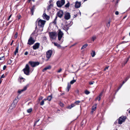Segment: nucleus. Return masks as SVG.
<instances>
[{"mask_svg":"<svg viewBox=\"0 0 130 130\" xmlns=\"http://www.w3.org/2000/svg\"><path fill=\"white\" fill-rule=\"evenodd\" d=\"M23 71L24 73L26 75H28L30 74V72L29 66V65L26 64L25 68L23 69Z\"/></svg>","mask_w":130,"mask_h":130,"instance_id":"obj_1","label":"nucleus"},{"mask_svg":"<svg viewBox=\"0 0 130 130\" xmlns=\"http://www.w3.org/2000/svg\"><path fill=\"white\" fill-rule=\"evenodd\" d=\"M50 38L52 40L55 39L56 38L57 34L55 32H51L49 33Z\"/></svg>","mask_w":130,"mask_h":130,"instance_id":"obj_2","label":"nucleus"},{"mask_svg":"<svg viewBox=\"0 0 130 130\" xmlns=\"http://www.w3.org/2000/svg\"><path fill=\"white\" fill-rule=\"evenodd\" d=\"M45 22V21L40 19L38 21V25L40 27H43Z\"/></svg>","mask_w":130,"mask_h":130,"instance_id":"obj_3","label":"nucleus"},{"mask_svg":"<svg viewBox=\"0 0 130 130\" xmlns=\"http://www.w3.org/2000/svg\"><path fill=\"white\" fill-rule=\"evenodd\" d=\"M52 50H49L47 51L46 52V57L48 59L47 60L50 58L52 54Z\"/></svg>","mask_w":130,"mask_h":130,"instance_id":"obj_4","label":"nucleus"},{"mask_svg":"<svg viewBox=\"0 0 130 130\" xmlns=\"http://www.w3.org/2000/svg\"><path fill=\"white\" fill-rule=\"evenodd\" d=\"M126 118L125 116H121L120 117L118 120V123L119 124H121L122 123L125 121V119Z\"/></svg>","mask_w":130,"mask_h":130,"instance_id":"obj_5","label":"nucleus"},{"mask_svg":"<svg viewBox=\"0 0 130 130\" xmlns=\"http://www.w3.org/2000/svg\"><path fill=\"white\" fill-rule=\"evenodd\" d=\"M65 0H61V1H58L56 2L57 6L59 7H61L64 4Z\"/></svg>","mask_w":130,"mask_h":130,"instance_id":"obj_6","label":"nucleus"},{"mask_svg":"<svg viewBox=\"0 0 130 130\" xmlns=\"http://www.w3.org/2000/svg\"><path fill=\"white\" fill-rule=\"evenodd\" d=\"M29 63L31 67H34L38 66L39 64V62H37L29 61Z\"/></svg>","mask_w":130,"mask_h":130,"instance_id":"obj_7","label":"nucleus"},{"mask_svg":"<svg viewBox=\"0 0 130 130\" xmlns=\"http://www.w3.org/2000/svg\"><path fill=\"white\" fill-rule=\"evenodd\" d=\"M63 33L60 30H59L58 31V40L59 41L60 40L61 38L63 37Z\"/></svg>","mask_w":130,"mask_h":130,"instance_id":"obj_8","label":"nucleus"},{"mask_svg":"<svg viewBox=\"0 0 130 130\" xmlns=\"http://www.w3.org/2000/svg\"><path fill=\"white\" fill-rule=\"evenodd\" d=\"M35 42L34 40L32 37H31L28 40L27 44L30 45H31L33 44Z\"/></svg>","mask_w":130,"mask_h":130,"instance_id":"obj_9","label":"nucleus"},{"mask_svg":"<svg viewBox=\"0 0 130 130\" xmlns=\"http://www.w3.org/2000/svg\"><path fill=\"white\" fill-rule=\"evenodd\" d=\"M63 14V11L62 10H60L57 12V14L58 16L61 18L62 17Z\"/></svg>","mask_w":130,"mask_h":130,"instance_id":"obj_10","label":"nucleus"},{"mask_svg":"<svg viewBox=\"0 0 130 130\" xmlns=\"http://www.w3.org/2000/svg\"><path fill=\"white\" fill-rule=\"evenodd\" d=\"M40 45V44L39 43H36L33 46V48L34 50H36L38 49Z\"/></svg>","mask_w":130,"mask_h":130,"instance_id":"obj_11","label":"nucleus"},{"mask_svg":"<svg viewBox=\"0 0 130 130\" xmlns=\"http://www.w3.org/2000/svg\"><path fill=\"white\" fill-rule=\"evenodd\" d=\"M42 17L44 19H46L47 20H48L50 19L49 16L47 15L45 13L43 14Z\"/></svg>","mask_w":130,"mask_h":130,"instance_id":"obj_12","label":"nucleus"},{"mask_svg":"<svg viewBox=\"0 0 130 130\" xmlns=\"http://www.w3.org/2000/svg\"><path fill=\"white\" fill-rule=\"evenodd\" d=\"M70 15L69 13H67L65 14L64 18L66 20H68L70 18Z\"/></svg>","mask_w":130,"mask_h":130,"instance_id":"obj_13","label":"nucleus"},{"mask_svg":"<svg viewBox=\"0 0 130 130\" xmlns=\"http://www.w3.org/2000/svg\"><path fill=\"white\" fill-rule=\"evenodd\" d=\"M28 85H27L26 86L24 87V88L21 90H19L18 91V93L20 94L22 92L25 90L27 88V86H28Z\"/></svg>","mask_w":130,"mask_h":130,"instance_id":"obj_14","label":"nucleus"},{"mask_svg":"<svg viewBox=\"0 0 130 130\" xmlns=\"http://www.w3.org/2000/svg\"><path fill=\"white\" fill-rule=\"evenodd\" d=\"M80 2H79L78 1H76L75 3V8H78L80 7Z\"/></svg>","mask_w":130,"mask_h":130,"instance_id":"obj_15","label":"nucleus"},{"mask_svg":"<svg viewBox=\"0 0 130 130\" xmlns=\"http://www.w3.org/2000/svg\"><path fill=\"white\" fill-rule=\"evenodd\" d=\"M15 100H14L13 102L12 103L10 107L11 109H12L13 107H15L16 106L15 102H14Z\"/></svg>","mask_w":130,"mask_h":130,"instance_id":"obj_16","label":"nucleus"},{"mask_svg":"<svg viewBox=\"0 0 130 130\" xmlns=\"http://www.w3.org/2000/svg\"><path fill=\"white\" fill-rule=\"evenodd\" d=\"M51 68V67L50 66H48L44 69L42 70V71L44 72L47 70L50 69Z\"/></svg>","mask_w":130,"mask_h":130,"instance_id":"obj_17","label":"nucleus"},{"mask_svg":"<svg viewBox=\"0 0 130 130\" xmlns=\"http://www.w3.org/2000/svg\"><path fill=\"white\" fill-rule=\"evenodd\" d=\"M102 92H101L99 95L96 98V100H98L99 101H100L101 99V97L102 96Z\"/></svg>","mask_w":130,"mask_h":130,"instance_id":"obj_18","label":"nucleus"},{"mask_svg":"<svg viewBox=\"0 0 130 130\" xmlns=\"http://www.w3.org/2000/svg\"><path fill=\"white\" fill-rule=\"evenodd\" d=\"M71 87V85L69 83H68L67 86V87L66 89V90H67V91L68 92L69 91V89Z\"/></svg>","mask_w":130,"mask_h":130,"instance_id":"obj_19","label":"nucleus"},{"mask_svg":"<svg viewBox=\"0 0 130 130\" xmlns=\"http://www.w3.org/2000/svg\"><path fill=\"white\" fill-rule=\"evenodd\" d=\"M53 43L54 45L56 46H57L58 48H61V46L57 43L55 42H54Z\"/></svg>","mask_w":130,"mask_h":130,"instance_id":"obj_20","label":"nucleus"},{"mask_svg":"<svg viewBox=\"0 0 130 130\" xmlns=\"http://www.w3.org/2000/svg\"><path fill=\"white\" fill-rule=\"evenodd\" d=\"M91 54L92 57H94L95 54V51H92V52L91 53Z\"/></svg>","mask_w":130,"mask_h":130,"instance_id":"obj_21","label":"nucleus"},{"mask_svg":"<svg viewBox=\"0 0 130 130\" xmlns=\"http://www.w3.org/2000/svg\"><path fill=\"white\" fill-rule=\"evenodd\" d=\"M96 104H95V105L93 106L92 107V109L94 111H95L96 110Z\"/></svg>","mask_w":130,"mask_h":130,"instance_id":"obj_22","label":"nucleus"},{"mask_svg":"<svg viewBox=\"0 0 130 130\" xmlns=\"http://www.w3.org/2000/svg\"><path fill=\"white\" fill-rule=\"evenodd\" d=\"M73 80H71L70 82V83L71 84H73L76 81V79H74V77H73Z\"/></svg>","mask_w":130,"mask_h":130,"instance_id":"obj_23","label":"nucleus"},{"mask_svg":"<svg viewBox=\"0 0 130 130\" xmlns=\"http://www.w3.org/2000/svg\"><path fill=\"white\" fill-rule=\"evenodd\" d=\"M52 98V96L51 95L48 96L47 98V100L49 101H50Z\"/></svg>","mask_w":130,"mask_h":130,"instance_id":"obj_24","label":"nucleus"},{"mask_svg":"<svg viewBox=\"0 0 130 130\" xmlns=\"http://www.w3.org/2000/svg\"><path fill=\"white\" fill-rule=\"evenodd\" d=\"M64 29L65 30H67L69 29V27L67 25H65L64 26Z\"/></svg>","mask_w":130,"mask_h":130,"instance_id":"obj_25","label":"nucleus"},{"mask_svg":"<svg viewBox=\"0 0 130 130\" xmlns=\"http://www.w3.org/2000/svg\"><path fill=\"white\" fill-rule=\"evenodd\" d=\"M75 105L74 104H72L71 106H69L68 107V108L69 109H71V108L74 107Z\"/></svg>","mask_w":130,"mask_h":130,"instance_id":"obj_26","label":"nucleus"},{"mask_svg":"<svg viewBox=\"0 0 130 130\" xmlns=\"http://www.w3.org/2000/svg\"><path fill=\"white\" fill-rule=\"evenodd\" d=\"M111 22V21L109 20L108 23L107 24V27H109L110 26V23Z\"/></svg>","mask_w":130,"mask_h":130,"instance_id":"obj_27","label":"nucleus"},{"mask_svg":"<svg viewBox=\"0 0 130 130\" xmlns=\"http://www.w3.org/2000/svg\"><path fill=\"white\" fill-rule=\"evenodd\" d=\"M87 45L88 44H86L82 46L81 48V49L85 48L87 46Z\"/></svg>","mask_w":130,"mask_h":130,"instance_id":"obj_28","label":"nucleus"},{"mask_svg":"<svg viewBox=\"0 0 130 130\" xmlns=\"http://www.w3.org/2000/svg\"><path fill=\"white\" fill-rule=\"evenodd\" d=\"M85 93L87 95H88L89 94L90 92L88 91L87 90H86L85 91Z\"/></svg>","mask_w":130,"mask_h":130,"instance_id":"obj_29","label":"nucleus"},{"mask_svg":"<svg viewBox=\"0 0 130 130\" xmlns=\"http://www.w3.org/2000/svg\"><path fill=\"white\" fill-rule=\"evenodd\" d=\"M32 111V109L31 108L27 110V112L28 113Z\"/></svg>","mask_w":130,"mask_h":130,"instance_id":"obj_30","label":"nucleus"},{"mask_svg":"<svg viewBox=\"0 0 130 130\" xmlns=\"http://www.w3.org/2000/svg\"><path fill=\"white\" fill-rule=\"evenodd\" d=\"M44 100H42L41 102H40V105H43L44 104Z\"/></svg>","mask_w":130,"mask_h":130,"instance_id":"obj_31","label":"nucleus"},{"mask_svg":"<svg viewBox=\"0 0 130 130\" xmlns=\"http://www.w3.org/2000/svg\"><path fill=\"white\" fill-rule=\"evenodd\" d=\"M8 64H10L12 63V61L10 60H9L7 62Z\"/></svg>","mask_w":130,"mask_h":130,"instance_id":"obj_32","label":"nucleus"},{"mask_svg":"<svg viewBox=\"0 0 130 130\" xmlns=\"http://www.w3.org/2000/svg\"><path fill=\"white\" fill-rule=\"evenodd\" d=\"M69 3H68L65 5V7H68L69 6Z\"/></svg>","mask_w":130,"mask_h":130,"instance_id":"obj_33","label":"nucleus"},{"mask_svg":"<svg viewBox=\"0 0 130 130\" xmlns=\"http://www.w3.org/2000/svg\"><path fill=\"white\" fill-rule=\"evenodd\" d=\"M96 39V37L95 36H94L92 38V40L93 41H94Z\"/></svg>","mask_w":130,"mask_h":130,"instance_id":"obj_34","label":"nucleus"},{"mask_svg":"<svg viewBox=\"0 0 130 130\" xmlns=\"http://www.w3.org/2000/svg\"><path fill=\"white\" fill-rule=\"evenodd\" d=\"M127 80V79H126L125 80V82L124 81H123V84L121 85V86L120 87L119 89H120L121 87L122 86L123 84L125 83V82Z\"/></svg>","mask_w":130,"mask_h":130,"instance_id":"obj_35","label":"nucleus"},{"mask_svg":"<svg viewBox=\"0 0 130 130\" xmlns=\"http://www.w3.org/2000/svg\"><path fill=\"white\" fill-rule=\"evenodd\" d=\"M129 57H128L127 59V60L126 61L124 62V65L126 64V63L127 62V61H128V60H129Z\"/></svg>","mask_w":130,"mask_h":130,"instance_id":"obj_36","label":"nucleus"},{"mask_svg":"<svg viewBox=\"0 0 130 130\" xmlns=\"http://www.w3.org/2000/svg\"><path fill=\"white\" fill-rule=\"evenodd\" d=\"M34 10V8H32L31 9V12L32 13V15L33 14Z\"/></svg>","mask_w":130,"mask_h":130,"instance_id":"obj_37","label":"nucleus"},{"mask_svg":"<svg viewBox=\"0 0 130 130\" xmlns=\"http://www.w3.org/2000/svg\"><path fill=\"white\" fill-rule=\"evenodd\" d=\"M94 83V82H89V84L91 85L93 84Z\"/></svg>","mask_w":130,"mask_h":130,"instance_id":"obj_38","label":"nucleus"},{"mask_svg":"<svg viewBox=\"0 0 130 130\" xmlns=\"http://www.w3.org/2000/svg\"><path fill=\"white\" fill-rule=\"evenodd\" d=\"M80 102V101H77L75 102V103L76 104H78Z\"/></svg>","mask_w":130,"mask_h":130,"instance_id":"obj_39","label":"nucleus"},{"mask_svg":"<svg viewBox=\"0 0 130 130\" xmlns=\"http://www.w3.org/2000/svg\"><path fill=\"white\" fill-rule=\"evenodd\" d=\"M5 59L4 57V56L0 57V60L4 59Z\"/></svg>","mask_w":130,"mask_h":130,"instance_id":"obj_40","label":"nucleus"},{"mask_svg":"<svg viewBox=\"0 0 130 130\" xmlns=\"http://www.w3.org/2000/svg\"><path fill=\"white\" fill-rule=\"evenodd\" d=\"M59 105L61 106L62 107H63V104L61 103H60Z\"/></svg>","mask_w":130,"mask_h":130,"instance_id":"obj_41","label":"nucleus"},{"mask_svg":"<svg viewBox=\"0 0 130 130\" xmlns=\"http://www.w3.org/2000/svg\"><path fill=\"white\" fill-rule=\"evenodd\" d=\"M62 71V69H60L57 72L58 73H59L60 72Z\"/></svg>","mask_w":130,"mask_h":130,"instance_id":"obj_42","label":"nucleus"},{"mask_svg":"<svg viewBox=\"0 0 130 130\" xmlns=\"http://www.w3.org/2000/svg\"><path fill=\"white\" fill-rule=\"evenodd\" d=\"M6 66L5 65L3 67V70H5L6 69Z\"/></svg>","mask_w":130,"mask_h":130,"instance_id":"obj_43","label":"nucleus"},{"mask_svg":"<svg viewBox=\"0 0 130 130\" xmlns=\"http://www.w3.org/2000/svg\"><path fill=\"white\" fill-rule=\"evenodd\" d=\"M5 77V75H4V74H3L2 75V76L1 77V78H4Z\"/></svg>","mask_w":130,"mask_h":130,"instance_id":"obj_44","label":"nucleus"},{"mask_svg":"<svg viewBox=\"0 0 130 130\" xmlns=\"http://www.w3.org/2000/svg\"><path fill=\"white\" fill-rule=\"evenodd\" d=\"M109 67V66L106 67L104 69V71H105L106 69H107Z\"/></svg>","mask_w":130,"mask_h":130,"instance_id":"obj_45","label":"nucleus"},{"mask_svg":"<svg viewBox=\"0 0 130 130\" xmlns=\"http://www.w3.org/2000/svg\"><path fill=\"white\" fill-rule=\"evenodd\" d=\"M117 15H118V14H119V12L118 11H116V12H115V13Z\"/></svg>","mask_w":130,"mask_h":130,"instance_id":"obj_46","label":"nucleus"},{"mask_svg":"<svg viewBox=\"0 0 130 130\" xmlns=\"http://www.w3.org/2000/svg\"><path fill=\"white\" fill-rule=\"evenodd\" d=\"M43 98V97H40L39 99V100H42Z\"/></svg>","mask_w":130,"mask_h":130,"instance_id":"obj_47","label":"nucleus"},{"mask_svg":"<svg viewBox=\"0 0 130 130\" xmlns=\"http://www.w3.org/2000/svg\"><path fill=\"white\" fill-rule=\"evenodd\" d=\"M39 119L38 120V121H37L35 123V124H34V126H35V125H36V123H37V122H38L39 121Z\"/></svg>","mask_w":130,"mask_h":130,"instance_id":"obj_48","label":"nucleus"},{"mask_svg":"<svg viewBox=\"0 0 130 130\" xmlns=\"http://www.w3.org/2000/svg\"><path fill=\"white\" fill-rule=\"evenodd\" d=\"M28 54V52H26L24 53L25 55H27Z\"/></svg>","mask_w":130,"mask_h":130,"instance_id":"obj_49","label":"nucleus"},{"mask_svg":"<svg viewBox=\"0 0 130 130\" xmlns=\"http://www.w3.org/2000/svg\"><path fill=\"white\" fill-rule=\"evenodd\" d=\"M94 111V110H92V111H91V114H92L93 113V111Z\"/></svg>","mask_w":130,"mask_h":130,"instance_id":"obj_50","label":"nucleus"},{"mask_svg":"<svg viewBox=\"0 0 130 130\" xmlns=\"http://www.w3.org/2000/svg\"><path fill=\"white\" fill-rule=\"evenodd\" d=\"M11 15H10L9 17H8V20H9L10 19V18L11 17Z\"/></svg>","mask_w":130,"mask_h":130,"instance_id":"obj_51","label":"nucleus"},{"mask_svg":"<svg viewBox=\"0 0 130 130\" xmlns=\"http://www.w3.org/2000/svg\"><path fill=\"white\" fill-rule=\"evenodd\" d=\"M21 17V16L20 15H19L18 16V19H19Z\"/></svg>","mask_w":130,"mask_h":130,"instance_id":"obj_52","label":"nucleus"},{"mask_svg":"<svg viewBox=\"0 0 130 130\" xmlns=\"http://www.w3.org/2000/svg\"><path fill=\"white\" fill-rule=\"evenodd\" d=\"M53 6V5L52 4H50V5H49V7H48V8H50V7H51V6Z\"/></svg>","mask_w":130,"mask_h":130,"instance_id":"obj_53","label":"nucleus"},{"mask_svg":"<svg viewBox=\"0 0 130 130\" xmlns=\"http://www.w3.org/2000/svg\"><path fill=\"white\" fill-rule=\"evenodd\" d=\"M14 54L15 55H16V48H15V50L14 52Z\"/></svg>","mask_w":130,"mask_h":130,"instance_id":"obj_54","label":"nucleus"},{"mask_svg":"<svg viewBox=\"0 0 130 130\" xmlns=\"http://www.w3.org/2000/svg\"><path fill=\"white\" fill-rule=\"evenodd\" d=\"M128 42V41H127V42H125V41H123L122 42V43H126L127 42Z\"/></svg>","mask_w":130,"mask_h":130,"instance_id":"obj_55","label":"nucleus"},{"mask_svg":"<svg viewBox=\"0 0 130 130\" xmlns=\"http://www.w3.org/2000/svg\"><path fill=\"white\" fill-rule=\"evenodd\" d=\"M52 0H50L49 2V3H51V2H52Z\"/></svg>","mask_w":130,"mask_h":130,"instance_id":"obj_56","label":"nucleus"},{"mask_svg":"<svg viewBox=\"0 0 130 130\" xmlns=\"http://www.w3.org/2000/svg\"><path fill=\"white\" fill-rule=\"evenodd\" d=\"M47 100V98L46 99H44L43 100H44V101L46 100Z\"/></svg>","mask_w":130,"mask_h":130,"instance_id":"obj_57","label":"nucleus"},{"mask_svg":"<svg viewBox=\"0 0 130 130\" xmlns=\"http://www.w3.org/2000/svg\"><path fill=\"white\" fill-rule=\"evenodd\" d=\"M16 33L15 34V38H16Z\"/></svg>","mask_w":130,"mask_h":130,"instance_id":"obj_58","label":"nucleus"},{"mask_svg":"<svg viewBox=\"0 0 130 130\" xmlns=\"http://www.w3.org/2000/svg\"><path fill=\"white\" fill-rule=\"evenodd\" d=\"M24 79V78H23V77H21V78H20V79Z\"/></svg>","mask_w":130,"mask_h":130,"instance_id":"obj_59","label":"nucleus"},{"mask_svg":"<svg viewBox=\"0 0 130 130\" xmlns=\"http://www.w3.org/2000/svg\"><path fill=\"white\" fill-rule=\"evenodd\" d=\"M17 53L18 52V50L17 48Z\"/></svg>","mask_w":130,"mask_h":130,"instance_id":"obj_60","label":"nucleus"},{"mask_svg":"<svg viewBox=\"0 0 130 130\" xmlns=\"http://www.w3.org/2000/svg\"><path fill=\"white\" fill-rule=\"evenodd\" d=\"M62 95H63L64 94V93H62Z\"/></svg>","mask_w":130,"mask_h":130,"instance_id":"obj_61","label":"nucleus"},{"mask_svg":"<svg viewBox=\"0 0 130 130\" xmlns=\"http://www.w3.org/2000/svg\"><path fill=\"white\" fill-rule=\"evenodd\" d=\"M12 43H13L12 42H11V45L12 44Z\"/></svg>","mask_w":130,"mask_h":130,"instance_id":"obj_62","label":"nucleus"},{"mask_svg":"<svg viewBox=\"0 0 130 130\" xmlns=\"http://www.w3.org/2000/svg\"><path fill=\"white\" fill-rule=\"evenodd\" d=\"M129 35L130 36V32L129 33Z\"/></svg>","mask_w":130,"mask_h":130,"instance_id":"obj_63","label":"nucleus"},{"mask_svg":"<svg viewBox=\"0 0 130 130\" xmlns=\"http://www.w3.org/2000/svg\"><path fill=\"white\" fill-rule=\"evenodd\" d=\"M129 113H130V110H129Z\"/></svg>","mask_w":130,"mask_h":130,"instance_id":"obj_64","label":"nucleus"}]
</instances>
